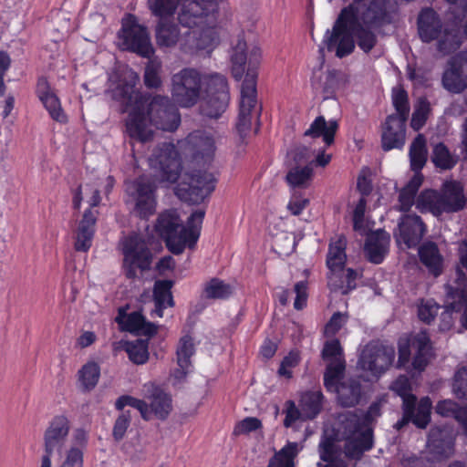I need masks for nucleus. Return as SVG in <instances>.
<instances>
[{
  "instance_id": "obj_1",
  "label": "nucleus",
  "mask_w": 467,
  "mask_h": 467,
  "mask_svg": "<svg viewBox=\"0 0 467 467\" xmlns=\"http://www.w3.org/2000/svg\"><path fill=\"white\" fill-rule=\"evenodd\" d=\"M138 80L139 76L135 71L126 70L111 90L113 99L129 111L125 120L129 137L147 142L153 138L152 126L163 131H175L181 124V114L176 104L168 96H152L137 90Z\"/></svg>"
},
{
  "instance_id": "obj_2",
  "label": "nucleus",
  "mask_w": 467,
  "mask_h": 467,
  "mask_svg": "<svg viewBox=\"0 0 467 467\" xmlns=\"http://www.w3.org/2000/svg\"><path fill=\"white\" fill-rule=\"evenodd\" d=\"M387 0H353L344 7L334 23L332 30H327L324 43L328 51H335L339 58L348 56L358 46L368 53L377 43L373 30L390 22Z\"/></svg>"
},
{
  "instance_id": "obj_3",
  "label": "nucleus",
  "mask_w": 467,
  "mask_h": 467,
  "mask_svg": "<svg viewBox=\"0 0 467 467\" xmlns=\"http://www.w3.org/2000/svg\"><path fill=\"white\" fill-rule=\"evenodd\" d=\"M170 91L172 101L183 109L196 105L203 94L200 111L210 119H219L230 101L228 82L223 75L202 74L193 67H184L173 74Z\"/></svg>"
},
{
  "instance_id": "obj_4",
  "label": "nucleus",
  "mask_w": 467,
  "mask_h": 467,
  "mask_svg": "<svg viewBox=\"0 0 467 467\" xmlns=\"http://www.w3.org/2000/svg\"><path fill=\"white\" fill-rule=\"evenodd\" d=\"M178 19L182 26L189 28L181 42L182 52L211 54L220 44L216 0H184Z\"/></svg>"
},
{
  "instance_id": "obj_5",
  "label": "nucleus",
  "mask_w": 467,
  "mask_h": 467,
  "mask_svg": "<svg viewBox=\"0 0 467 467\" xmlns=\"http://www.w3.org/2000/svg\"><path fill=\"white\" fill-rule=\"evenodd\" d=\"M450 6L444 22L432 8H423L418 16L420 38L430 43L437 41V49L443 55L456 51L467 37V1L446 0Z\"/></svg>"
},
{
  "instance_id": "obj_6",
  "label": "nucleus",
  "mask_w": 467,
  "mask_h": 467,
  "mask_svg": "<svg viewBox=\"0 0 467 467\" xmlns=\"http://www.w3.org/2000/svg\"><path fill=\"white\" fill-rule=\"evenodd\" d=\"M380 403L376 401L366 412L348 411L339 415L346 457L359 460L365 451L373 447L371 424L380 416Z\"/></svg>"
},
{
  "instance_id": "obj_7",
  "label": "nucleus",
  "mask_w": 467,
  "mask_h": 467,
  "mask_svg": "<svg viewBox=\"0 0 467 467\" xmlns=\"http://www.w3.org/2000/svg\"><path fill=\"white\" fill-rule=\"evenodd\" d=\"M204 211L193 212L183 225L174 211L161 213L155 230L164 239L168 249L174 254H182L185 247L194 248L201 234Z\"/></svg>"
},
{
  "instance_id": "obj_8",
  "label": "nucleus",
  "mask_w": 467,
  "mask_h": 467,
  "mask_svg": "<svg viewBox=\"0 0 467 467\" xmlns=\"http://www.w3.org/2000/svg\"><path fill=\"white\" fill-rule=\"evenodd\" d=\"M466 198L462 185L455 181L445 182L441 192L425 190L417 197L416 208L421 212H430L433 215L443 213H456L464 208Z\"/></svg>"
},
{
  "instance_id": "obj_9",
  "label": "nucleus",
  "mask_w": 467,
  "mask_h": 467,
  "mask_svg": "<svg viewBox=\"0 0 467 467\" xmlns=\"http://www.w3.org/2000/svg\"><path fill=\"white\" fill-rule=\"evenodd\" d=\"M118 45L121 50L145 58H150L155 53L147 26L140 24L138 17L132 14H126L121 19Z\"/></svg>"
},
{
  "instance_id": "obj_10",
  "label": "nucleus",
  "mask_w": 467,
  "mask_h": 467,
  "mask_svg": "<svg viewBox=\"0 0 467 467\" xmlns=\"http://www.w3.org/2000/svg\"><path fill=\"white\" fill-rule=\"evenodd\" d=\"M229 57L232 64V74L236 80L243 78L246 62H248L246 75L251 71L257 75L256 69L261 62L262 50L255 45L248 47L243 31L237 33L231 40Z\"/></svg>"
},
{
  "instance_id": "obj_11",
  "label": "nucleus",
  "mask_w": 467,
  "mask_h": 467,
  "mask_svg": "<svg viewBox=\"0 0 467 467\" xmlns=\"http://www.w3.org/2000/svg\"><path fill=\"white\" fill-rule=\"evenodd\" d=\"M215 182L214 176L207 171L184 173L182 182L175 188V194L183 202L198 204L212 193Z\"/></svg>"
},
{
  "instance_id": "obj_12",
  "label": "nucleus",
  "mask_w": 467,
  "mask_h": 467,
  "mask_svg": "<svg viewBox=\"0 0 467 467\" xmlns=\"http://www.w3.org/2000/svg\"><path fill=\"white\" fill-rule=\"evenodd\" d=\"M150 165L156 171V180L160 182H175L182 171L180 154L171 142L160 144L149 159Z\"/></svg>"
},
{
  "instance_id": "obj_13",
  "label": "nucleus",
  "mask_w": 467,
  "mask_h": 467,
  "mask_svg": "<svg viewBox=\"0 0 467 467\" xmlns=\"http://www.w3.org/2000/svg\"><path fill=\"white\" fill-rule=\"evenodd\" d=\"M445 307L441 314V329H449L452 325L451 311L463 312L462 326L467 329V279L462 272H457V278L448 283L445 287Z\"/></svg>"
},
{
  "instance_id": "obj_14",
  "label": "nucleus",
  "mask_w": 467,
  "mask_h": 467,
  "mask_svg": "<svg viewBox=\"0 0 467 467\" xmlns=\"http://www.w3.org/2000/svg\"><path fill=\"white\" fill-rule=\"evenodd\" d=\"M394 358L393 347L371 341L361 350L357 366L359 369L379 378L392 365Z\"/></svg>"
},
{
  "instance_id": "obj_15",
  "label": "nucleus",
  "mask_w": 467,
  "mask_h": 467,
  "mask_svg": "<svg viewBox=\"0 0 467 467\" xmlns=\"http://www.w3.org/2000/svg\"><path fill=\"white\" fill-rule=\"evenodd\" d=\"M253 111L260 114L257 109L256 74L253 71L245 75L241 86V99L236 130L244 138L250 130Z\"/></svg>"
},
{
  "instance_id": "obj_16",
  "label": "nucleus",
  "mask_w": 467,
  "mask_h": 467,
  "mask_svg": "<svg viewBox=\"0 0 467 467\" xmlns=\"http://www.w3.org/2000/svg\"><path fill=\"white\" fill-rule=\"evenodd\" d=\"M122 253L124 255V268L128 278H134L136 270L148 269L151 262V253L144 240L138 234L127 236L122 242Z\"/></svg>"
},
{
  "instance_id": "obj_17",
  "label": "nucleus",
  "mask_w": 467,
  "mask_h": 467,
  "mask_svg": "<svg viewBox=\"0 0 467 467\" xmlns=\"http://www.w3.org/2000/svg\"><path fill=\"white\" fill-rule=\"evenodd\" d=\"M157 185L154 180L141 176L127 187V192L135 201V212L140 218L147 219L156 211Z\"/></svg>"
},
{
  "instance_id": "obj_18",
  "label": "nucleus",
  "mask_w": 467,
  "mask_h": 467,
  "mask_svg": "<svg viewBox=\"0 0 467 467\" xmlns=\"http://www.w3.org/2000/svg\"><path fill=\"white\" fill-rule=\"evenodd\" d=\"M179 143L181 148L189 153L196 162H210L216 150L213 134L204 130L191 132Z\"/></svg>"
},
{
  "instance_id": "obj_19",
  "label": "nucleus",
  "mask_w": 467,
  "mask_h": 467,
  "mask_svg": "<svg viewBox=\"0 0 467 467\" xmlns=\"http://www.w3.org/2000/svg\"><path fill=\"white\" fill-rule=\"evenodd\" d=\"M322 358L327 363L324 374V385L327 390H331L343 376L346 368L343 348L338 339L334 338L325 343Z\"/></svg>"
},
{
  "instance_id": "obj_20",
  "label": "nucleus",
  "mask_w": 467,
  "mask_h": 467,
  "mask_svg": "<svg viewBox=\"0 0 467 467\" xmlns=\"http://www.w3.org/2000/svg\"><path fill=\"white\" fill-rule=\"evenodd\" d=\"M70 431V421L65 415L55 416L44 432L45 452L59 453L64 451Z\"/></svg>"
},
{
  "instance_id": "obj_21",
  "label": "nucleus",
  "mask_w": 467,
  "mask_h": 467,
  "mask_svg": "<svg viewBox=\"0 0 467 467\" xmlns=\"http://www.w3.org/2000/svg\"><path fill=\"white\" fill-rule=\"evenodd\" d=\"M450 67L442 76V85L452 93H460L467 87V51H462L449 61Z\"/></svg>"
},
{
  "instance_id": "obj_22",
  "label": "nucleus",
  "mask_w": 467,
  "mask_h": 467,
  "mask_svg": "<svg viewBox=\"0 0 467 467\" xmlns=\"http://www.w3.org/2000/svg\"><path fill=\"white\" fill-rule=\"evenodd\" d=\"M407 119L389 116L383 125L381 143L384 150L400 149L405 144Z\"/></svg>"
},
{
  "instance_id": "obj_23",
  "label": "nucleus",
  "mask_w": 467,
  "mask_h": 467,
  "mask_svg": "<svg viewBox=\"0 0 467 467\" xmlns=\"http://www.w3.org/2000/svg\"><path fill=\"white\" fill-rule=\"evenodd\" d=\"M427 448L433 460L449 458L454 452V438L448 430L432 428L428 436Z\"/></svg>"
},
{
  "instance_id": "obj_24",
  "label": "nucleus",
  "mask_w": 467,
  "mask_h": 467,
  "mask_svg": "<svg viewBox=\"0 0 467 467\" xmlns=\"http://www.w3.org/2000/svg\"><path fill=\"white\" fill-rule=\"evenodd\" d=\"M36 94L52 119L60 123L67 122V119L62 109L60 100L45 77L38 78Z\"/></svg>"
},
{
  "instance_id": "obj_25",
  "label": "nucleus",
  "mask_w": 467,
  "mask_h": 467,
  "mask_svg": "<svg viewBox=\"0 0 467 467\" xmlns=\"http://www.w3.org/2000/svg\"><path fill=\"white\" fill-rule=\"evenodd\" d=\"M400 237L410 248L416 246L426 233V226L416 214H406L399 223Z\"/></svg>"
},
{
  "instance_id": "obj_26",
  "label": "nucleus",
  "mask_w": 467,
  "mask_h": 467,
  "mask_svg": "<svg viewBox=\"0 0 467 467\" xmlns=\"http://www.w3.org/2000/svg\"><path fill=\"white\" fill-rule=\"evenodd\" d=\"M97 214L91 209L85 211L75 234L74 247L78 252H88L93 242Z\"/></svg>"
},
{
  "instance_id": "obj_27",
  "label": "nucleus",
  "mask_w": 467,
  "mask_h": 467,
  "mask_svg": "<svg viewBox=\"0 0 467 467\" xmlns=\"http://www.w3.org/2000/svg\"><path fill=\"white\" fill-rule=\"evenodd\" d=\"M389 234L382 230L368 235L364 246L367 259L376 265L381 264L389 252Z\"/></svg>"
},
{
  "instance_id": "obj_28",
  "label": "nucleus",
  "mask_w": 467,
  "mask_h": 467,
  "mask_svg": "<svg viewBox=\"0 0 467 467\" xmlns=\"http://www.w3.org/2000/svg\"><path fill=\"white\" fill-rule=\"evenodd\" d=\"M166 18H160L156 25L155 38L156 43L161 48L173 47L179 45L184 36V33L180 32V27L173 22L165 20Z\"/></svg>"
},
{
  "instance_id": "obj_29",
  "label": "nucleus",
  "mask_w": 467,
  "mask_h": 467,
  "mask_svg": "<svg viewBox=\"0 0 467 467\" xmlns=\"http://www.w3.org/2000/svg\"><path fill=\"white\" fill-rule=\"evenodd\" d=\"M148 391L150 415L153 413L157 419L165 420L172 409L171 396L153 384L149 386Z\"/></svg>"
},
{
  "instance_id": "obj_30",
  "label": "nucleus",
  "mask_w": 467,
  "mask_h": 467,
  "mask_svg": "<svg viewBox=\"0 0 467 467\" xmlns=\"http://www.w3.org/2000/svg\"><path fill=\"white\" fill-rule=\"evenodd\" d=\"M118 323L122 329L136 335L152 336L157 332V327L150 322H147L140 312H132L127 316L117 317Z\"/></svg>"
},
{
  "instance_id": "obj_31",
  "label": "nucleus",
  "mask_w": 467,
  "mask_h": 467,
  "mask_svg": "<svg viewBox=\"0 0 467 467\" xmlns=\"http://www.w3.org/2000/svg\"><path fill=\"white\" fill-rule=\"evenodd\" d=\"M411 346L416 351L411 366L415 370L421 372L427 367L432 355L428 334L425 331H420L415 335L412 338Z\"/></svg>"
},
{
  "instance_id": "obj_32",
  "label": "nucleus",
  "mask_w": 467,
  "mask_h": 467,
  "mask_svg": "<svg viewBox=\"0 0 467 467\" xmlns=\"http://www.w3.org/2000/svg\"><path fill=\"white\" fill-rule=\"evenodd\" d=\"M419 256L422 265L433 276H439L442 272L443 257L438 246L433 242H426L419 248Z\"/></svg>"
},
{
  "instance_id": "obj_33",
  "label": "nucleus",
  "mask_w": 467,
  "mask_h": 467,
  "mask_svg": "<svg viewBox=\"0 0 467 467\" xmlns=\"http://www.w3.org/2000/svg\"><path fill=\"white\" fill-rule=\"evenodd\" d=\"M304 442L287 441L269 459L267 467H296L295 460L303 451Z\"/></svg>"
},
{
  "instance_id": "obj_34",
  "label": "nucleus",
  "mask_w": 467,
  "mask_h": 467,
  "mask_svg": "<svg viewBox=\"0 0 467 467\" xmlns=\"http://www.w3.org/2000/svg\"><path fill=\"white\" fill-rule=\"evenodd\" d=\"M338 129V123L336 119L328 121L323 116H319L310 124V127L305 131V136L311 138L322 137L327 146L334 142L335 134Z\"/></svg>"
},
{
  "instance_id": "obj_35",
  "label": "nucleus",
  "mask_w": 467,
  "mask_h": 467,
  "mask_svg": "<svg viewBox=\"0 0 467 467\" xmlns=\"http://www.w3.org/2000/svg\"><path fill=\"white\" fill-rule=\"evenodd\" d=\"M346 246L347 240L342 235L331 241L327 256V265L331 275L343 270L347 260Z\"/></svg>"
},
{
  "instance_id": "obj_36",
  "label": "nucleus",
  "mask_w": 467,
  "mask_h": 467,
  "mask_svg": "<svg viewBox=\"0 0 467 467\" xmlns=\"http://www.w3.org/2000/svg\"><path fill=\"white\" fill-rule=\"evenodd\" d=\"M339 379L336 383V387L330 391H336L338 402L343 407H353L358 403L361 396V385L357 379H349L338 384Z\"/></svg>"
},
{
  "instance_id": "obj_37",
  "label": "nucleus",
  "mask_w": 467,
  "mask_h": 467,
  "mask_svg": "<svg viewBox=\"0 0 467 467\" xmlns=\"http://www.w3.org/2000/svg\"><path fill=\"white\" fill-rule=\"evenodd\" d=\"M173 282L171 280H158L154 284L153 298L155 302V309L152 315L162 317L163 310L173 306V298L171 295V287Z\"/></svg>"
},
{
  "instance_id": "obj_38",
  "label": "nucleus",
  "mask_w": 467,
  "mask_h": 467,
  "mask_svg": "<svg viewBox=\"0 0 467 467\" xmlns=\"http://www.w3.org/2000/svg\"><path fill=\"white\" fill-rule=\"evenodd\" d=\"M432 402L429 397H423L416 406V402L410 405L409 415L404 411L405 419L411 420L418 428L425 429L431 420Z\"/></svg>"
},
{
  "instance_id": "obj_39",
  "label": "nucleus",
  "mask_w": 467,
  "mask_h": 467,
  "mask_svg": "<svg viewBox=\"0 0 467 467\" xmlns=\"http://www.w3.org/2000/svg\"><path fill=\"white\" fill-rule=\"evenodd\" d=\"M435 411L442 417L454 418L467 435V406L461 407L451 400H444L437 403Z\"/></svg>"
},
{
  "instance_id": "obj_40",
  "label": "nucleus",
  "mask_w": 467,
  "mask_h": 467,
  "mask_svg": "<svg viewBox=\"0 0 467 467\" xmlns=\"http://www.w3.org/2000/svg\"><path fill=\"white\" fill-rule=\"evenodd\" d=\"M422 174H414L410 182L400 190L399 195L400 210L402 212L409 211L413 204L416 205V194L422 184Z\"/></svg>"
},
{
  "instance_id": "obj_41",
  "label": "nucleus",
  "mask_w": 467,
  "mask_h": 467,
  "mask_svg": "<svg viewBox=\"0 0 467 467\" xmlns=\"http://www.w3.org/2000/svg\"><path fill=\"white\" fill-rule=\"evenodd\" d=\"M323 398L320 391H306L301 395L299 407L304 420H313L319 414Z\"/></svg>"
},
{
  "instance_id": "obj_42",
  "label": "nucleus",
  "mask_w": 467,
  "mask_h": 467,
  "mask_svg": "<svg viewBox=\"0 0 467 467\" xmlns=\"http://www.w3.org/2000/svg\"><path fill=\"white\" fill-rule=\"evenodd\" d=\"M410 167L415 174L420 171L427 161L426 140L422 134H419L410 147Z\"/></svg>"
},
{
  "instance_id": "obj_43",
  "label": "nucleus",
  "mask_w": 467,
  "mask_h": 467,
  "mask_svg": "<svg viewBox=\"0 0 467 467\" xmlns=\"http://www.w3.org/2000/svg\"><path fill=\"white\" fill-rule=\"evenodd\" d=\"M312 163L304 167H292L285 176V181L292 188H306L310 185L313 177Z\"/></svg>"
},
{
  "instance_id": "obj_44",
  "label": "nucleus",
  "mask_w": 467,
  "mask_h": 467,
  "mask_svg": "<svg viewBox=\"0 0 467 467\" xmlns=\"http://www.w3.org/2000/svg\"><path fill=\"white\" fill-rule=\"evenodd\" d=\"M390 389L402 399V410L409 415L410 405L417 400L416 396L411 394L410 379L405 375L398 377L391 384Z\"/></svg>"
},
{
  "instance_id": "obj_45",
  "label": "nucleus",
  "mask_w": 467,
  "mask_h": 467,
  "mask_svg": "<svg viewBox=\"0 0 467 467\" xmlns=\"http://www.w3.org/2000/svg\"><path fill=\"white\" fill-rule=\"evenodd\" d=\"M318 451L320 459L327 462L325 467H348L345 461L337 458L338 451L332 440L328 438L323 439L319 443Z\"/></svg>"
},
{
  "instance_id": "obj_46",
  "label": "nucleus",
  "mask_w": 467,
  "mask_h": 467,
  "mask_svg": "<svg viewBox=\"0 0 467 467\" xmlns=\"http://www.w3.org/2000/svg\"><path fill=\"white\" fill-rule=\"evenodd\" d=\"M431 161L437 169L446 171L456 165L457 157L443 143H438L433 147Z\"/></svg>"
},
{
  "instance_id": "obj_47",
  "label": "nucleus",
  "mask_w": 467,
  "mask_h": 467,
  "mask_svg": "<svg viewBox=\"0 0 467 467\" xmlns=\"http://www.w3.org/2000/svg\"><path fill=\"white\" fill-rule=\"evenodd\" d=\"M182 0H148L151 15L159 18L172 17Z\"/></svg>"
},
{
  "instance_id": "obj_48",
  "label": "nucleus",
  "mask_w": 467,
  "mask_h": 467,
  "mask_svg": "<svg viewBox=\"0 0 467 467\" xmlns=\"http://www.w3.org/2000/svg\"><path fill=\"white\" fill-rule=\"evenodd\" d=\"M204 296L208 299H226L233 293V287L224 281L213 278L204 286Z\"/></svg>"
},
{
  "instance_id": "obj_49",
  "label": "nucleus",
  "mask_w": 467,
  "mask_h": 467,
  "mask_svg": "<svg viewBox=\"0 0 467 467\" xmlns=\"http://www.w3.org/2000/svg\"><path fill=\"white\" fill-rule=\"evenodd\" d=\"M100 376V368L95 362H88L78 371V379L86 390L95 388Z\"/></svg>"
},
{
  "instance_id": "obj_50",
  "label": "nucleus",
  "mask_w": 467,
  "mask_h": 467,
  "mask_svg": "<svg viewBox=\"0 0 467 467\" xmlns=\"http://www.w3.org/2000/svg\"><path fill=\"white\" fill-rule=\"evenodd\" d=\"M125 350L130 361L141 365L147 362L149 358L148 343L144 340L137 339L127 342Z\"/></svg>"
},
{
  "instance_id": "obj_51",
  "label": "nucleus",
  "mask_w": 467,
  "mask_h": 467,
  "mask_svg": "<svg viewBox=\"0 0 467 467\" xmlns=\"http://www.w3.org/2000/svg\"><path fill=\"white\" fill-rule=\"evenodd\" d=\"M126 406L132 407L138 410L145 420H150V410L149 405L146 401L142 400L136 399L130 395H122L119 397L115 402V408L118 410L125 411L124 408Z\"/></svg>"
},
{
  "instance_id": "obj_52",
  "label": "nucleus",
  "mask_w": 467,
  "mask_h": 467,
  "mask_svg": "<svg viewBox=\"0 0 467 467\" xmlns=\"http://www.w3.org/2000/svg\"><path fill=\"white\" fill-rule=\"evenodd\" d=\"M431 112V104L424 97L419 98L412 113L410 126L414 130H420L426 123Z\"/></svg>"
},
{
  "instance_id": "obj_53",
  "label": "nucleus",
  "mask_w": 467,
  "mask_h": 467,
  "mask_svg": "<svg viewBox=\"0 0 467 467\" xmlns=\"http://www.w3.org/2000/svg\"><path fill=\"white\" fill-rule=\"evenodd\" d=\"M195 353V345L190 335L181 337L177 347V365L187 366L191 362V358Z\"/></svg>"
},
{
  "instance_id": "obj_54",
  "label": "nucleus",
  "mask_w": 467,
  "mask_h": 467,
  "mask_svg": "<svg viewBox=\"0 0 467 467\" xmlns=\"http://www.w3.org/2000/svg\"><path fill=\"white\" fill-rule=\"evenodd\" d=\"M392 104L396 109V113L391 114L390 116L408 119L410 105L408 94L403 88L397 87L392 89Z\"/></svg>"
},
{
  "instance_id": "obj_55",
  "label": "nucleus",
  "mask_w": 467,
  "mask_h": 467,
  "mask_svg": "<svg viewBox=\"0 0 467 467\" xmlns=\"http://www.w3.org/2000/svg\"><path fill=\"white\" fill-rule=\"evenodd\" d=\"M161 65L154 61H149L144 70V84L148 88H159L162 80L160 76Z\"/></svg>"
},
{
  "instance_id": "obj_56",
  "label": "nucleus",
  "mask_w": 467,
  "mask_h": 467,
  "mask_svg": "<svg viewBox=\"0 0 467 467\" xmlns=\"http://www.w3.org/2000/svg\"><path fill=\"white\" fill-rule=\"evenodd\" d=\"M84 452L77 447L66 450L60 457L58 467H83Z\"/></svg>"
},
{
  "instance_id": "obj_57",
  "label": "nucleus",
  "mask_w": 467,
  "mask_h": 467,
  "mask_svg": "<svg viewBox=\"0 0 467 467\" xmlns=\"http://www.w3.org/2000/svg\"><path fill=\"white\" fill-rule=\"evenodd\" d=\"M130 421L131 415L130 410L122 411L118 416L112 429V436L116 441H119L124 438Z\"/></svg>"
},
{
  "instance_id": "obj_58",
  "label": "nucleus",
  "mask_w": 467,
  "mask_h": 467,
  "mask_svg": "<svg viewBox=\"0 0 467 467\" xmlns=\"http://www.w3.org/2000/svg\"><path fill=\"white\" fill-rule=\"evenodd\" d=\"M440 306L433 299H427L421 301L418 308L419 318L430 324L437 316Z\"/></svg>"
},
{
  "instance_id": "obj_59",
  "label": "nucleus",
  "mask_w": 467,
  "mask_h": 467,
  "mask_svg": "<svg viewBox=\"0 0 467 467\" xmlns=\"http://www.w3.org/2000/svg\"><path fill=\"white\" fill-rule=\"evenodd\" d=\"M452 391L458 399L467 400V366L455 373Z\"/></svg>"
},
{
  "instance_id": "obj_60",
  "label": "nucleus",
  "mask_w": 467,
  "mask_h": 467,
  "mask_svg": "<svg viewBox=\"0 0 467 467\" xmlns=\"http://www.w3.org/2000/svg\"><path fill=\"white\" fill-rule=\"evenodd\" d=\"M262 427V422L259 419L254 417H247L239 421L234 429V434L241 435L254 431Z\"/></svg>"
},
{
  "instance_id": "obj_61",
  "label": "nucleus",
  "mask_w": 467,
  "mask_h": 467,
  "mask_svg": "<svg viewBox=\"0 0 467 467\" xmlns=\"http://www.w3.org/2000/svg\"><path fill=\"white\" fill-rule=\"evenodd\" d=\"M348 316L340 312L334 313L325 327V335L327 337H334L346 324Z\"/></svg>"
},
{
  "instance_id": "obj_62",
  "label": "nucleus",
  "mask_w": 467,
  "mask_h": 467,
  "mask_svg": "<svg viewBox=\"0 0 467 467\" xmlns=\"http://www.w3.org/2000/svg\"><path fill=\"white\" fill-rule=\"evenodd\" d=\"M299 363V355L296 352L291 351L285 356L278 369V374L286 379L292 378V368H295Z\"/></svg>"
},
{
  "instance_id": "obj_63",
  "label": "nucleus",
  "mask_w": 467,
  "mask_h": 467,
  "mask_svg": "<svg viewBox=\"0 0 467 467\" xmlns=\"http://www.w3.org/2000/svg\"><path fill=\"white\" fill-rule=\"evenodd\" d=\"M307 282L299 281L294 286V292L296 293V299L294 302V307L296 310H301L306 306L308 293H307Z\"/></svg>"
},
{
  "instance_id": "obj_64",
  "label": "nucleus",
  "mask_w": 467,
  "mask_h": 467,
  "mask_svg": "<svg viewBox=\"0 0 467 467\" xmlns=\"http://www.w3.org/2000/svg\"><path fill=\"white\" fill-rule=\"evenodd\" d=\"M285 418L284 420V425L286 428L291 427L296 420L304 417L302 415L301 408L298 409L293 400H287L285 402Z\"/></svg>"
}]
</instances>
